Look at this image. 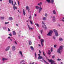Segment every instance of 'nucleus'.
I'll list each match as a JSON object with an SVG mask.
<instances>
[{
  "label": "nucleus",
  "instance_id": "obj_28",
  "mask_svg": "<svg viewBox=\"0 0 64 64\" xmlns=\"http://www.w3.org/2000/svg\"><path fill=\"white\" fill-rule=\"evenodd\" d=\"M46 1L48 2V3H50V0H46Z\"/></svg>",
  "mask_w": 64,
  "mask_h": 64
},
{
  "label": "nucleus",
  "instance_id": "obj_39",
  "mask_svg": "<svg viewBox=\"0 0 64 64\" xmlns=\"http://www.w3.org/2000/svg\"><path fill=\"white\" fill-rule=\"evenodd\" d=\"M18 6H19V5H20V2L18 1Z\"/></svg>",
  "mask_w": 64,
  "mask_h": 64
},
{
  "label": "nucleus",
  "instance_id": "obj_35",
  "mask_svg": "<svg viewBox=\"0 0 64 64\" xmlns=\"http://www.w3.org/2000/svg\"><path fill=\"white\" fill-rule=\"evenodd\" d=\"M51 52H52L53 51V48H51L50 50Z\"/></svg>",
  "mask_w": 64,
  "mask_h": 64
},
{
  "label": "nucleus",
  "instance_id": "obj_5",
  "mask_svg": "<svg viewBox=\"0 0 64 64\" xmlns=\"http://www.w3.org/2000/svg\"><path fill=\"white\" fill-rule=\"evenodd\" d=\"M9 2L10 3V4H11L12 2V5H13V6H14V4H13V0H9Z\"/></svg>",
  "mask_w": 64,
  "mask_h": 64
},
{
  "label": "nucleus",
  "instance_id": "obj_8",
  "mask_svg": "<svg viewBox=\"0 0 64 64\" xmlns=\"http://www.w3.org/2000/svg\"><path fill=\"white\" fill-rule=\"evenodd\" d=\"M52 21H53V22H55V21H56V20H55V16H53L52 17Z\"/></svg>",
  "mask_w": 64,
  "mask_h": 64
},
{
  "label": "nucleus",
  "instance_id": "obj_31",
  "mask_svg": "<svg viewBox=\"0 0 64 64\" xmlns=\"http://www.w3.org/2000/svg\"><path fill=\"white\" fill-rule=\"evenodd\" d=\"M44 62L45 63H46V64H49L46 61H45V60H44Z\"/></svg>",
  "mask_w": 64,
  "mask_h": 64
},
{
  "label": "nucleus",
  "instance_id": "obj_52",
  "mask_svg": "<svg viewBox=\"0 0 64 64\" xmlns=\"http://www.w3.org/2000/svg\"><path fill=\"white\" fill-rule=\"evenodd\" d=\"M9 56L10 57H11V55H10V54L9 55Z\"/></svg>",
  "mask_w": 64,
  "mask_h": 64
},
{
  "label": "nucleus",
  "instance_id": "obj_34",
  "mask_svg": "<svg viewBox=\"0 0 64 64\" xmlns=\"http://www.w3.org/2000/svg\"><path fill=\"white\" fill-rule=\"evenodd\" d=\"M28 8H29V7L28 8V6H27L26 7V9L27 10L28 9Z\"/></svg>",
  "mask_w": 64,
  "mask_h": 64
},
{
  "label": "nucleus",
  "instance_id": "obj_32",
  "mask_svg": "<svg viewBox=\"0 0 64 64\" xmlns=\"http://www.w3.org/2000/svg\"><path fill=\"white\" fill-rule=\"evenodd\" d=\"M43 30H40L41 34H42V33L43 32Z\"/></svg>",
  "mask_w": 64,
  "mask_h": 64
},
{
  "label": "nucleus",
  "instance_id": "obj_57",
  "mask_svg": "<svg viewBox=\"0 0 64 64\" xmlns=\"http://www.w3.org/2000/svg\"><path fill=\"white\" fill-rule=\"evenodd\" d=\"M56 45H54V48H56Z\"/></svg>",
  "mask_w": 64,
  "mask_h": 64
},
{
  "label": "nucleus",
  "instance_id": "obj_24",
  "mask_svg": "<svg viewBox=\"0 0 64 64\" xmlns=\"http://www.w3.org/2000/svg\"><path fill=\"white\" fill-rule=\"evenodd\" d=\"M59 40L60 41H63V39L61 38H59Z\"/></svg>",
  "mask_w": 64,
  "mask_h": 64
},
{
  "label": "nucleus",
  "instance_id": "obj_50",
  "mask_svg": "<svg viewBox=\"0 0 64 64\" xmlns=\"http://www.w3.org/2000/svg\"><path fill=\"white\" fill-rule=\"evenodd\" d=\"M38 5H39L40 6V7H41V5H40V4H38Z\"/></svg>",
  "mask_w": 64,
  "mask_h": 64
},
{
  "label": "nucleus",
  "instance_id": "obj_19",
  "mask_svg": "<svg viewBox=\"0 0 64 64\" xmlns=\"http://www.w3.org/2000/svg\"><path fill=\"white\" fill-rule=\"evenodd\" d=\"M30 48L31 49V50H32V51H34V48H33V46H31L30 47Z\"/></svg>",
  "mask_w": 64,
  "mask_h": 64
},
{
  "label": "nucleus",
  "instance_id": "obj_12",
  "mask_svg": "<svg viewBox=\"0 0 64 64\" xmlns=\"http://www.w3.org/2000/svg\"><path fill=\"white\" fill-rule=\"evenodd\" d=\"M54 0H51L50 1V2L52 4H54Z\"/></svg>",
  "mask_w": 64,
  "mask_h": 64
},
{
  "label": "nucleus",
  "instance_id": "obj_33",
  "mask_svg": "<svg viewBox=\"0 0 64 64\" xmlns=\"http://www.w3.org/2000/svg\"><path fill=\"white\" fill-rule=\"evenodd\" d=\"M27 25H28V27L29 30H30V26H29V24H27Z\"/></svg>",
  "mask_w": 64,
  "mask_h": 64
},
{
  "label": "nucleus",
  "instance_id": "obj_11",
  "mask_svg": "<svg viewBox=\"0 0 64 64\" xmlns=\"http://www.w3.org/2000/svg\"><path fill=\"white\" fill-rule=\"evenodd\" d=\"M25 62V61L24 60H22V61L20 62V64H23V63H24V62Z\"/></svg>",
  "mask_w": 64,
  "mask_h": 64
},
{
  "label": "nucleus",
  "instance_id": "obj_61",
  "mask_svg": "<svg viewBox=\"0 0 64 64\" xmlns=\"http://www.w3.org/2000/svg\"><path fill=\"white\" fill-rule=\"evenodd\" d=\"M40 61H41V62H43V60H41Z\"/></svg>",
  "mask_w": 64,
  "mask_h": 64
},
{
  "label": "nucleus",
  "instance_id": "obj_45",
  "mask_svg": "<svg viewBox=\"0 0 64 64\" xmlns=\"http://www.w3.org/2000/svg\"><path fill=\"white\" fill-rule=\"evenodd\" d=\"M42 22V24H44V25H45V24H44V22L43 21Z\"/></svg>",
  "mask_w": 64,
  "mask_h": 64
},
{
  "label": "nucleus",
  "instance_id": "obj_30",
  "mask_svg": "<svg viewBox=\"0 0 64 64\" xmlns=\"http://www.w3.org/2000/svg\"><path fill=\"white\" fill-rule=\"evenodd\" d=\"M0 18L2 20H3V19H4V17H2Z\"/></svg>",
  "mask_w": 64,
  "mask_h": 64
},
{
  "label": "nucleus",
  "instance_id": "obj_6",
  "mask_svg": "<svg viewBox=\"0 0 64 64\" xmlns=\"http://www.w3.org/2000/svg\"><path fill=\"white\" fill-rule=\"evenodd\" d=\"M15 5H17V4H16V2H14V4L13 9L14 10H15Z\"/></svg>",
  "mask_w": 64,
  "mask_h": 64
},
{
  "label": "nucleus",
  "instance_id": "obj_62",
  "mask_svg": "<svg viewBox=\"0 0 64 64\" xmlns=\"http://www.w3.org/2000/svg\"><path fill=\"white\" fill-rule=\"evenodd\" d=\"M42 2H40V5H42Z\"/></svg>",
  "mask_w": 64,
  "mask_h": 64
},
{
  "label": "nucleus",
  "instance_id": "obj_53",
  "mask_svg": "<svg viewBox=\"0 0 64 64\" xmlns=\"http://www.w3.org/2000/svg\"><path fill=\"white\" fill-rule=\"evenodd\" d=\"M15 9L16 10L17 9V7H15Z\"/></svg>",
  "mask_w": 64,
  "mask_h": 64
},
{
  "label": "nucleus",
  "instance_id": "obj_10",
  "mask_svg": "<svg viewBox=\"0 0 64 64\" xmlns=\"http://www.w3.org/2000/svg\"><path fill=\"white\" fill-rule=\"evenodd\" d=\"M10 46H8L7 48H6V49H5V50L6 51H8L9 50V49H10Z\"/></svg>",
  "mask_w": 64,
  "mask_h": 64
},
{
  "label": "nucleus",
  "instance_id": "obj_1",
  "mask_svg": "<svg viewBox=\"0 0 64 64\" xmlns=\"http://www.w3.org/2000/svg\"><path fill=\"white\" fill-rule=\"evenodd\" d=\"M63 50V46H60L59 47V48L58 49V50L57 51L58 53H60L61 52V51H62Z\"/></svg>",
  "mask_w": 64,
  "mask_h": 64
},
{
  "label": "nucleus",
  "instance_id": "obj_64",
  "mask_svg": "<svg viewBox=\"0 0 64 64\" xmlns=\"http://www.w3.org/2000/svg\"><path fill=\"white\" fill-rule=\"evenodd\" d=\"M32 64H34V62H33L32 63Z\"/></svg>",
  "mask_w": 64,
  "mask_h": 64
},
{
  "label": "nucleus",
  "instance_id": "obj_9",
  "mask_svg": "<svg viewBox=\"0 0 64 64\" xmlns=\"http://www.w3.org/2000/svg\"><path fill=\"white\" fill-rule=\"evenodd\" d=\"M15 46H12V50L13 51H14L16 49Z\"/></svg>",
  "mask_w": 64,
  "mask_h": 64
},
{
  "label": "nucleus",
  "instance_id": "obj_3",
  "mask_svg": "<svg viewBox=\"0 0 64 64\" xmlns=\"http://www.w3.org/2000/svg\"><path fill=\"white\" fill-rule=\"evenodd\" d=\"M53 33V30H51L50 31V32H48V34H47L48 36H51V34Z\"/></svg>",
  "mask_w": 64,
  "mask_h": 64
},
{
  "label": "nucleus",
  "instance_id": "obj_46",
  "mask_svg": "<svg viewBox=\"0 0 64 64\" xmlns=\"http://www.w3.org/2000/svg\"><path fill=\"white\" fill-rule=\"evenodd\" d=\"M8 31H10L11 30H10L9 28H8Z\"/></svg>",
  "mask_w": 64,
  "mask_h": 64
},
{
  "label": "nucleus",
  "instance_id": "obj_43",
  "mask_svg": "<svg viewBox=\"0 0 64 64\" xmlns=\"http://www.w3.org/2000/svg\"><path fill=\"white\" fill-rule=\"evenodd\" d=\"M45 16L46 17H47V16H48L47 14H45Z\"/></svg>",
  "mask_w": 64,
  "mask_h": 64
},
{
  "label": "nucleus",
  "instance_id": "obj_22",
  "mask_svg": "<svg viewBox=\"0 0 64 64\" xmlns=\"http://www.w3.org/2000/svg\"><path fill=\"white\" fill-rule=\"evenodd\" d=\"M53 12L54 14H56V12H55V10H54Z\"/></svg>",
  "mask_w": 64,
  "mask_h": 64
},
{
  "label": "nucleus",
  "instance_id": "obj_27",
  "mask_svg": "<svg viewBox=\"0 0 64 64\" xmlns=\"http://www.w3.org/2000/svg\"><path fill=\"white\" fill-rule=\"evenodd\" d=\"M46 19V17H44L42 18V20H45Z\"/></svg>",
  "mask_w": 64,
  "mask_h": 64
},
{
  "label": "nucleus",
  "instance_id": "obj_47",
  "mask_svg": "<svg viewBox=\"0 0 64 64\" xmlns=\"http://www.w3.org/2000/svg\"><path fill=\"white\" fill-rule=\"evenodd\" d=\"M38 55L39 57H40V56H41V55H40V54H38Z\"/></svg>",
  "mask_w": 64,
  "mask_h": 64
},
{
  "label": "nucleus",
  "instance_id": "obj_37",
  "mask_svg": "<svg viewBox=\"0 0 64 64\" xmlns=\"http://www.w3.org/2000/svg\"><path fill=\"white\" fill-rule=\"evenodd\" d=\"M42 52L43 53V55H44V56H45V54L44 53V52L43 51Z\"/></svg>",
  "mask_w": 64,
  "mask_h": 64
},
{
  "label": "nucleus",
  "instance_id": "obj_49",
  "mask_svg": "<svg viewBox=\"0 0 64 64\" xmlns=\"http://www.w3.org/2000/svg\"><path fill=\"white\" fill-rule=\"evenodd\" d=\"M39 52L40 54H41V52L40 50H39Z\"/></svg>",
  "mask_w": 64,
  "mask_h": 64
},
{
  "label": "nucleus",
  "instance_id": "obj_63",
  "mask_svg": "<svg viewBox=\"0 0 64 64\" xmlns=\"http://www.w3.org/2000/svg\"><path fill=\"white\" fill-rule=\"evenodd\" d=\"M42 60H43V61H44V60H44V58H43V57H42Z\"/></svg>",
  "mask_w": 64,
  "mask_h": 64
},
{
  "label": "nucleus",
  "instance_id": "obj_17",
  "mask_svg": "<svg viewBox=\"0 0 64 64\" xmlns=\"http://www.w3.org/2000/svg\"><path fill=\"white\" fill-rule=\"evenodd\" d=\"M38 60L40 59H42V57L41 56H38Z\"/></svg>",
  "mask_w": 64,
  "mask_h": 64
},
{
  "label": "nucleus",
  "instance_id": "obj_38",
  "mask_svg": "<svg viewBox=\"0 0 64 64\" xmlns=\"http://www.w3.org/2000/svg\"><path fill=\"white\" fill-rule=\"evenodd\" d=\"M28 13H30V9H29V7L28 8Z\"/></svg>",
  "mask_w": 64,
  "mask_h": 64
},
{
  "label": "nucleus",
  "instance_id": "obj_13",
  "mask_svg": "<svg viewBox=\"0 0 64 64\" xmlns=\"http://www.w3.org/2000/svg\"><path fill=\"white\" fill-rule=\"evenodd\" d=\"M28 44L30 45H31L32 44V42L31 40H30L28 41Z\"/></svg>",
  "mask_w": 64,
  "mask_h": 64
},
{
  "label": "nucleus",
  "instance_id": "obj_21",
  "mask_svg": "<svg viewBox=\"0 0 64 64\" xmlns=\"http://www.w3.org/2000/svg\"><path fill=\"white\" fill-rule=\"evenodd\" d=\"M40 9L39 10V13H40V11L42 10V8L41 7H40Z\"/></svg>",
  "mask_w": 64,
  "mask_h": 64
},
{
  "label": "nucleus",
  "instance_id": "obj_7",
  "mask_svg": "<svg viewBox=\"0 0 64 64\" xmlns=\"http://www.w3.org/2000/svg\"><path fill=\"white\" fill-rule=\"evenodd\" d=\"M48 60L50 62H51V64H53V62H54V61L52 60H50L49 59H48Z\"/></svg>",
  "mask_w": 64,
  "mask_h": 64
},
{
  "label": "nucleus",
  "instance_id": "obj_15",
  "mask_svg": "<svg viewBox=\"0 0 64 64\" xmlns=\"http://www.w3.org/2000/svg\"><path fill=\"white\" fill-rule=\"evenodd\" d=\"M23 12L24 15V16H25V14H26V13H25V10L24 9H23Z\"/></svg>",
  "mask_w": 64,
  "mask_h": 64
},
{
  "label": "nucleus",
  "instance_id": "obj_48",
  "mask_svg": "<svg viewBox=\"0 0 64 64\" xmlns=\"http://www.w3.org/2000/svg\"><path fill=\"white\" fill-rule=\"evenodd\" d=\"M9 35L10 36H12V34H9Z\"/></svg>",
  "mask_w": 64,
  "mask_h": 64
},
{
  "label": "nucleus",
  "instance_id": "obj_42",
  "mask_svg": "<svg viewBox=\"0 0 64 64\" xmlns=\"http://www.w3.org/2000/svg\"><path fill=\"white\" fill-rule=\"evenodd\" d=\"M57 60L58 61H60V60H61V59H59V58H58Z\"/></svg>",
  "mask_w": 64,
  "mask_h": 64
},
{
  "label": "nucleus",
  "instance_id": "obj_41",
  "mask_svg": "<svg viewBox=\"0 0 64 64\" xmlns=\"http://www.w3.org/2000/svg\"><path fill=\"white\" fill-rule=\"evenodd\" d=\"M3 28L4 30H5V29H6V27H3Z\"/></svg>",
  "mask_w": 64,
  "mask_h": 64
},
{
  "label": "nucleus",
  "instance_id": "obj_56",
  "mask_svg": "<svg viewBox=\"0 0 64 64\" xmlns=\"http://www.w3.org/2000/svg\"><path fill=\"white\" fill-rule=\"evenodd\" d=\"M38 38H39L40 39H41V38H40V36H38Z\"/></svg>",
  "mask_w": 64,
  "mask_h": 64
},
{
  "label": "nucleus",
  "instance_id": "obj_60",
  "mask_svg": "<svg viewBox=\"0 0 64 64\" xmlns=\"http://www.w3.org/2000/svg\"><path fill=\"white\" fill-rule=\"evenodd\" d=\"M10 41H12V39H11V38H10Z\"/></svg>",
  "mask_w": 64,
  "mask_h": 64
},
{
  "label": "nucleus",
  "instance_id": "obj_58",
  "mask_svg": "<svg viewBox=\"0 0 64 64\" xmlns=\"http://www.w3.org/2000/svg\"><path fill=\"white\" fill-rule=\"evenodd\" d=\"M36 25H37V26H38V27H39V25L38 24H37Z\"/></svg>",
  "mask_w": 64,
  "mask_h": 64
},
{
  "label": "nucleus",
  "instance_id": "obj_16",
  "mask_svg": "<svg viewBox=\"0 0 64 64\" xmlns=\"http://www.w3.org/2000/svg\"><path fill=\"white\" fill-rule=\"evenodd\" d=\"M20 53L22 57H23V54H22V52L21 51L20 52Z\"/></svg>",
  "mask_w": 64,
  "mask_h": 64
},
{
  "label": "nucleus",
  "instance_id": "obj_54",
  "mask_svg": "<svg viewBox=\"0 0 64 64\" xmlns=\"http://www.w3.org/2000/svg\"><path fill=\"white\" fill-rule=\"evenodd\" d=\"M9 53L10 54H11V52H9Z\"/></svg>",
  "mask_w": 64,
  "mask_h": 64
},
{
  "label": "nucleus",
  "instance_id": "obj_36",
  "mask_svg": "<svg viewBox=\"0 0 64 64\" xmlns=\"http://www.w3.org/2000/svg\"><path fill=\"white\" fill-rule=\"evenodd\" d=\"M55 56H52V59H54L55 58Z\"/></svg>",
  "mask_w": 64,
  "mask_h": 64
},
{
  "label": "nucleus",
  "instance_id": "obj_29",
  "mask_svg": "<svg viewBox=\"0 0 64 64\" xmlns=\"http://www.w3.org/2000/svg\"><path fill=\"white\" fill-rule=\"evenodd\" d=\"M48 55H50V54H51V52H50V51H49L48 52Z\"/></svg>",
  "mask_w": 64,
  "mask_h": 64
},
{
  "label": "nucleus",
  "instance_id": "obj_18",
  "mask_svg": "<svg viewBox=\"0 0 64 64\" xmlns=\"http://www.w3.org/2000/svg\"><path fill=\"white\" fill-rule=\"evenodd\" d=\"M36 9L37 10L39 9H40V7H39V6H36Z\"/></svg>",
  "mask_w": 64,
  "mask_h": 64
},
{
  "label": "nucleus",
  "instance_id": "obj_26",
  "mask_svg": "<svg viewBox=\"0 0 64 64\" xmlns=\"http://www.w3.org/2000/svg\"><path fill=\"white\" fill-rule=\"evenodd\" d=\"M35 58L36 59L37 58V54L36 52L35 53Z\"/></svg>",
  "mask_w": 64,
  "mask_h": 64
},
{
  "label": "nucleus",
  "instance_id": "obj_55",
  "mask_svg": "<svg viewBox=\"0 0 64 64\" xmlns=\"http://www.w3.org/2000/svg\"><path fill=\"white\" fill-rule=\"evenodd\" d=\"M29 18H30V19H31V16H30Z\"/></svg>",
  "mask_w": 64,
  "mask_h": 64
},
{
  "label": "nucleus",
  "instance_id": "obj_4",
  "mask_svg": "<svg viewBox=\"0 0 64 64\" xmlns=\"http://www.w3.org/2000/svg\"><path fill=\"white\" fill-rule=\"evenodd\" d=\"M40 42H41V44L42 46H43V42H44V39H41L40 40Z\"/></svg>",
  "mask_w": 64,
  "mask_h": 64
},
{
  "label": "nucleus",
  "instance_id": "obj_14",
  "mask_svg": "<svg viewBox=\"0 0 64 64\" xmlns=\"http://www.w3.org/2000/svg\"><path fill=\"white\" fill-rule=\"evenodd\" d=\"M42 27L43 28H45V29H46V28H47L45 24H44V26L42 25Z\"/></svg>",
  "mask_w": 64,
  "mask_h": 64
},
{
  "label": "nucleus",
  "instance_id": "obj_20",
  "mask_svg": "<svg viewBox=\"0 0 64 64\" xmlns=\"http://www.w3.org/2000/svg\"><path fill=\"white\" fill-rule=\"evenodd\" d=\"M16 32H15V31H13V35H16Z\"/></svg>",
  "mask_w": 64,
  "mask_h": 64
},
{
  "label": "nucleus",
  "instance_id": "obj_2",
  "mask_svg": "<svg viewBox=\"0 0 64 64\" xmlns=\"http://www.w3.org/2000/svg\"><path fill=\"white\" fill-rule=\"evenodd\" d=\"M53 31L55 33V36H56V37H58V36H59L58 33V31L55 29H54Z\"/></svg>",
  "mask_w": 64,
  "mask_h": 64
},
{
  "label": "nucleus",
  "instance_id": "obj_23",
  "mask_svg": "<svg viewBox=\"0 0 64 64\" xmlns=\"http://www.w3.org/2000/svg\"><path fill=\"white\" fill-rule=\"evenodd\" d=\"M2 60L3 61H5V60H7V59L6 58H3L2 59Z\"/></svg>",
  "mask_w": 64,
  "mask_h": 64
},
{
  "label": "nucleus",
  "instance_id": "obj_51",
  "mask_svg": "<svg viewBox=\"0 0 64 64\" xmlns=\"http://www.w3.org/2000/svg\"><path fill=\"white\" fill-rule=\"evenodd\" d=\"M58 26H59V27H60V24H58Z\"/></svg>",
  "mask_w": 64,
  "mask_h": 64
},
{
  "label": "nucleus",
  "instance_id": "obj_44",
  "mask_svg": "<svg viewBox=\"0 0 64 64\" xmlns=\"http://www.w3.org/2000/svg\"><path fill=\"white\" fill-rule=\"evenodd\" d=\"M30 22L32 24H33V22H32V21L31 20L30 21Z\"/></svg>",
  "mask_w": 64,
  "mask_h": 64
},
{
  "label": "nucleus",
  "instance_id": "obj_40",
  "mask_svg": "<svg viewBox=\"0 0 64 64\" xmlns=\"http://www.w3.org/2000/svg\"><path fill=\"white\" fill-rule=\"evenodd\" d=\"M9 22H6L5 23V24H8L9 23Z\"/></svg>",
  "mask_w": 64,
  "mask_h": 64
},
{
  "label": "nucleus",
  "instance_id": "obj_25",
  "mask_svg": "<svg viewBox=\"0 0 64 64\" xmlns=\"http://www.w3.org/2000/svg\"><path fill=\"white\" fill-rule=\"evenodd\" d=\"M9 19L10 20H13V18L11 17H9Z\"/></svg>",
  "mask_w": 64,
  "mask_h": 64
},
{
  "label": "nucleus",
  "instance_id": "obj_59",
  "mask_svg": "<svg viewBox=\"0 0 64 64\" xmlns=\"http://www.w3.org/2000/svg\"><path fill=\"white\" fill-rule=\"evenodd\" d=\"M15 42V43L16 44H17V42H16V41Z\"/></svg>",
  "mask_w": 64,
  "mask_h": 64
}]
</instances>
